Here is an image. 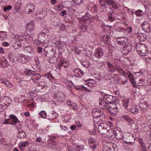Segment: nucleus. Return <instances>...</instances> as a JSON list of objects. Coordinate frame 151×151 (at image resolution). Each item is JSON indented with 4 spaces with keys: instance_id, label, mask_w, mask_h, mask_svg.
Instances as JSON below:
<instances>
[{
    "instance_id": "2f4dec72",
    "label": "nucleus",
    "mask_w": 151,
    "mask_h": 151,
    "mask_svg": "<svg viewBox=\"0 0 151 151\" xmlns=\"http://www.w3.org/2000/svg\"><path fill=\"white\" fill-rule=\"evenodd\" d=\"M136 15L138 17H141L143 15V13L142 11L141 10H138L135 12Z\"/></svg>"
},
{
    "instance_id": "412c9836",
    "label": "nucleus",
    "mask_w": 151,
    "mask_h": 151,
    "mask_svg": "<svg viewBox=\"0 0 151 151\" xmlns=\"http://www.w3.org/2000/svg\"><path fill=\"white\" fill-rule=\"evenodd\" d=\"M26 136L25 133L22 131L19 130L17 134V137L19 139H22L24 138Z\"/></svg>"
},
{
    "instance_id": "c9c22d12",
    "label": "nucleus",
    "mask_w": 151,
    "mask_h": 151,
    "mask_svg": "<svg viewBox=\"0 0 151 151\" xmlns=\"http://www.w3.org/2000/svg\"><path fill=\"white\" fill-rule=\"evenodd\" d=\"M88 141L89 143H97L95 139L93 137L90 138Z\"/></svg>"
},
{
    "instance_id": "9d476101",
    "label": "nucleus",
    "mask_w": 151,
    "mask_h": 151,
    "mask_svg": "<svg viewBox=\"0 0 151 151\" xmlns=\"http://www.w3.org/2000/svg\"><path fill=\"white\" fill-rule=\"evenodd\" d=\"M35 6L33 4L29 3L25 7V12L27 13H30L33 12L34 10Z\"/></svg>"
},
{
    "instance_id": "774afa93",
    "label": "nucleus",
    "mask_w": 151,
    "mask_h": 151,
    "mask_svg": "<svg viewBox=\"0 0 151 151\" xmlns=\"http://www.w3.org/2000/svg\"><path fill=\"white\" fill-rule=\"evenodd\" d=\"M76 126L75 125H73L71 126L70 127V129H71L72 130H75L76 128Z\"/></svg>"
},
{
    "instance_id": "8fccbe9b",
    "label": "nucleus",
    "mask_w": 151,
    "mask_h": 151,
    "mask_svg": "<svg viewBox=\"0 0 151 151\" xmlns=\"http://www.w3.org/2000/svg\"><path fill=\"white\" fill-rule=\"evenodd\" d=\"M6 85L8 87L11 88L12 87V84L8 80L7 81Z\"/></svg>"
},
{
    "instance_id": "09e8293b",
    "label": "nucleus",
    "mask_w": 151,
    "mask_h": 151,
    "mask_svg": "<svg viewBox=\"0 0 151 151\" xmlns=\"http://www.w3.org/2000/svg\"><path fill=\"white\" fill-rule=\"evenodd\" d=\"M83 0H75V3L76 5H79L83 2Z\"/></svg>"
},
{
    "instance_id": "f03ea898",
    "label": "nucleus",
    "mask_w": 151,
    "mask_h": 151,
    "mask_svg": "<svg viewBox=\"0 0 151 151\" xmlns=\"http://www.w3.org/2000/svg\"><path fill=\"white\" fill-rule=\"evenodd\" d=\"M136 49L137 51L139 52L138 54L141 56H145L147 53V49L145 44H137Z\"/></svg>"
},
{
    "instance_id": "a878e982",
    "label": "nucleus",
    "mask_w": 151,
    "mask_h": 151,
    "mask_svg": "<svg viewBox=\"0 0 151 151\" xmlns=\"http://www.w3.org/2000/svg\"><path fill=\"white\" fill-rule=\"evenodd\" d=\"M137 36L138 38L140 40H141L142 41H144V39H146V38L145 37V36L146 35H145L144 34H143L141 33H137Z\"/></svg>"
},
{
    "instance_id": "79ce46f5",
    "label": "nucleus",
    "mask_w": 151,
    "mask_h": 151,
    "mask_svg": "<svg viewBox=\"0 0 151 151\" xmlns=\"http://www.w3.org/2000/svg\"><path fill=\"white\" fill-rule=\"evenodd\" d=\"M111 5L112 6V8H113L114 9H116L119 7L118 5L117 4L115 1L114 3L112 4Z\"/></svg>"
},
{
    "instance_id": "ddd939ff",
    "label": "nucleus",
    "mask_w": 151,
    "mask_h": 151,
    "mask_svg": "<svg viewBox=\"0 0 151 151\" xmlns=\"http://www.w3.org/2000/svg\"><path fill=\"white\" fill-rule=\"evenodd\" d=\"M48 30L47 29H44L40 34L38 35L39 39L41 40L44 41L45 38L47 36L45 32H47Z\"/></svg>"
},
{
    "instance_id": "4468645a",
    "label": "nucleus",
    "mask_w": 151,
    "mask_h": 151,
    "mask_svg": "<svg viewBox=\"0 0 151 151\" xmlns=\"http://www.w3.org/2000/svg\"><path fill=\"white\" fill-rule=\"evenodd\" d=\"M116 41L119 45L125 44L127 41L126 37H120L116 38Z\"/></svg>"
},
{
    "instance_id": "20e7f679",
    "label": "nucleus",
    "mask_w": 151,
    "mask_h": 151,
    "mask_svg": "<svg viewBox=\"0 0 151 151\" xmlns=\"http://www.w3.org/2000/svg\"><path fill=\"white\" fill-rule=\"evenodd\" d=\"M92 114L94 118H102L104 116L103 112L99 109H94L92 111Z\"/></svg>"
},
{
    "instance_id": "f257e3e1",
    "label": "nucleus",
    "mask_w": 151,
    "mask_h": 151,
    "mask_svg": "<svg viewBox=\"0 0 151 151\" xmlns=\"http://www.w3.org/2000/svg\"><path fill=\"white\" fill-rule=\"evenodd\" d=\"M94 17H92L90 14L87 13L81 17L79 19L80 23L81 24L83 23L85 24V25H83L81 26V29H84L86 30L88 28L87 24H89L90 26L93 25L94 24Z\"/></svg>"
},
{
    "instance_id": "f8f14e48",
    "label": "nucleus",
    "mask_w": 151,
    "mask_h": 151,
    "mask_svg": "<svg viewBox=\"0 0 151 151\" xmlns=\"http://www.w3.org/2000/svg\"><path fill=\"white\" fill-rule=\"evenodd\" d=\"M41 77V76L40 74L36 73V72L35 71L33 75L31 76V78L34 83H37L38 82H37V81L39 80Z\"/></svg>"
},
{
    "instance_id": "0eeeda50",
    "label": "nucleus",
    "mask_w": 151,
    "mask_h": 151,
    "mask_svg": "<svg viewBox=\"0 0 151 151\" xmlns=\"http://www.w3.org/2000/svg\"><path fill=\"white\" fill-rule=\"evenodd\" d=\"M142 29L146 32H149L150 30V26L149 23L147 21H144L141 24Z\"/></svg>"
},
{
    "instance_id": "423d86ee",
    "label": "nucleus",
    "mask_w": 151,
    "mask_h": 151,
    "mask_svg": "<svg viewBox=\"0 0 151 151\" xmlns=\"http://www.w3.org/2000/svg\"><path fill=\"white\" fill-rule=\"evenodd\" d=\"M101 5L105 8L107 7L108 5H111L114 4L115 1L113 0H99Z\"/></svg>"
},
{
    "instance_id": "9b49d317",
    "label": "nucleus",
    "mask_w": 151,
    "mask_h": 151,
    "mask_svg": "<svg viewBox=\"0 0 151 151\" xmlns=\"http://www.w3.org/2000/svg\"><path fill=\"white\" fill-rule=\"evenodd\" d=\"M17 60L19 62L25 63L28 61L29 59L24 55L22 54L18 57Z\"/></svg>"
},
{
    "instance_id": "de8ad7c7",
    "label": "nucleus",
    "mask_w": 151,
    "mask_h": 151,
    "mask_svg": "<svg viewBox=\"0 0 151 151\" xmlns=\"http://www.w3.org/2000/svg\"><path fill=\"white\" fill-rule=\"evenodd\" d=\"M15 39L16 40V41L18 42H20L22 40L21 39H19L20 37V36L19 35H16L15 36Z\"/></svg>"
},
{
    "instance_id": "2eb2a0df",
    "label": "nucleus",
    "mask_w": 151,
    "mask_h": 151,
    "mask_svg": "<svg viewBox=\"0 0 151 151\" xmlns=\"http://www.w3.org/2000/svg\"><path fill=\"white\" fill-rule=\"evenodd\" d=\"M29 144V142L28 141H25L22 143L20 142L19 144L20 149L22 151H24L25 149V147L27 146Z\"/></svg>"
},
{
    "instance_id": "4be33fe9",
    "label": "nucleus",
    "mask_w": 151,
    "mask_h": 151,
    "mask_svg": "<svg viewBox=\"0 0 151 151\" xmlns=\"http://www.w3.org/2000/svg\"><path fill=\"white\" fill-rule=\"evenodd\" d=\"M96 52V54H95V55L98 58H100L101 56H102L103 55V52L102 51V49L100 48H98Z\"/></svg>"
},
{
    "instance_id": "864d4df0",
    "label": "nucleus",
    "mask_w": 151,
    "mask_h": 151,
    "mask_svg": "<svg viewBox=\"0 0 151 151\" xmlns=\"http://www.w3.org/2000/svg\"><path fill=\"white\" fill-rule=\"evenodd\" d=\"M67 12V11L65 10H64L61 12L60 15L62 16H63L66 14Z\"/></svg>"
},
{
    "instance_id": "f3484780",
    "label": "nucleus",
    "mask_w": 151,
    "mask_h": 151,
    "mask_svg": "<svg viewBox=\"0 0 151 151\" xmlns=\"http://www.w3.org/2000/svg\"><path fill=\"white\" fill-rule=\"evenodd\" d=\"M107 15L109 19L110 20L111 22L113 21L115 19L113 11L108 12L107 14Z\"/></svg>"
},
{
    "instance_id": "7ed1b4c3",
    "label": "nucleus",
    "mask_w": 151,
    "mask_h": 151,
    "mask_svg": "<svg viewBox=\"0 0 151 151\" xmlns=\"http://www.w3.org/2000/svg\"><path fill=\"white\" fill-rule=\"evenodd\" d=\"M108 125L106 123H101L98 128L99 132L101 134H106L108 132L107 129Z\"/></svg>"
},
{
    "instance_id": "4c0bfd02",
    "label": "nucleus",
    "mask_w": 151,
    "mask_h": 151,
    "mask_svg": "<svg viewBox=\"0 0 151 151\" xmlns=\"http://www.w3.org/2000/svg\"><path fill=\"white\" fill-rule=\"evenodd\" d=\"M123 106L125 109H127L129 105V100H126L125 101V102L124 103Z\"/></svg>"
},
{
    "instance_id": "6ab92c4d",
    "label": "nucleus",
    "mask_w": 151,
    "mask_h": 151,
    "mask_svg": "<svg viewBox=\"0 0 151 151\" xmlns=\"http://www.w3.org/2000/svg\"><path fill=\"white\" fill-rule=\"evenodd\" d=\"M35 71L26 68L24 69V74L27 76H32L33 75Z\"/></svg>"
},
{
    "instance_id": "393cba45",
    "label": "nucleus",
    "mask_w": 151,
    "mask_h": 151,
    "mask_svg": "<svg viewBox=\"0 0 151 151\" xmlns=\"http://www.w3.org/2000/svg\"><path fill=\"white\" fill-rule=\"evenodd\" d=\"M135 140V137L132 134H129L127 137V141H131V142H134Z\"/></svg>"
},
{
    "instance_id": "49530a36",
    "label": "nucleus",
    "mask_w": 151,
    "mask_h": 151,
    "mask_svg": "<svg viewBox=\"0 0 151 151\" xmlns=\"http://www.w3.org/2000/svg\"><path fill=\"white\" fill-rule=\"evenodd\" d=\"M54 142H55L54 138L51 137L49 139V140L47 141V142L48 144H50V143H51V142H52V144H54Z\"/></svg>"
},
{
    "instance_id": "e433bc0d",
    "label": "nucleus",
    "mask_w": 151,
    "mask_h": 151,
    "mask_svg": "<svg viewBox=\"0 0 151 151\" xmlns=\"http://www.w3.org/2000/svg\"><path fill=\"white\" fill-rule=\"evenodd\" d=\"M42 52H43V53L41 54V55L43 57H47L48 58L49 57V56H48L47 55V51L45 50V49H43V51Z\"/></svg>"
},
{
    "instance_id": "603ef678",
    "label": "nucleus",
    "mask_w": 151,
    "mask_h": 151,
    "mask_svg": "<svg viewBox=\"0 0 151 151\" xmlns=\"http://www.w3.org/2000/svg\"><path fill=\"white\" fill-rule=\"evenodd\" d=\"M53 59H54V60H55L56 61H57V58L53 56V57H51V58L50 59V62L52 63H54L55 62L54 61L52 62V60Z\"/></svg>"
},
{
    "instance_id": "e2e57ef3",
    "label": "nucleus",
    "mask_w": 151,
    "mask_h": 151,
    "mask_svg": "<svg viewBox=\"0 0 151 151\" xmlns=\"http://www.w3.org/2000/svg\"><path fill=\"white\" fill-rule=\"evenodd\" d=\"M7 80L5 81L4 79H1L0 80V83L5 84L6 85V83Z\"/></svg>"
},
{
    "instance_id": "7c9ffc66",
    "label": "nucleus",
    "mask_w": 151,
    "mask_h": 151,
    "mask_svg": "<svg viewBox=\"0 0 151 151\" xmlns=\"http://www.w3.org/2000/svg\"><path fill=\"white\" fill-rule=\"evenodd\" d=\"M61 61L62 65L63 66L64 68H67L68 67L69 64L67 61L63 60H61Z\"/></svg>"
},
{
    "instance_id": "c85d7f7f",
    "label": "nucleus",
    "mask_w": 151,
    "mask_h": 151,
    "mask_svg": "<svg viewBox=\"0 0 151 151\" xmlns=\"http://www.w3.org/2000/svg\"><path fill=\"white\" fill-rule=\"evenodd\" d=\"M21 43L19 42L16 41V42L12 44V46L14 49H17L21 47Z\"/></svg>"
},
{
    "instance_id": "a211bd4d",
    "label": "nucleus",
    "mask_w": 151,
    "mask_h": 151,
    "mask_svg": "<svg viewBox=\"0 0 151 151\" xmlns=\"http://www.w3.org/2000/svg\"><path fill=\"white\" fill-rule=\"evenodd\" d=\"M107 109H117V107L116 106V103L115 102H113L111 104H109L107 105Z\"/></svg>"
},
{
    "instance_id": "ea45409f",
    "label": "nucleus",
    "mask_w": 151,
    "mask_h": 151,
    "mask_svg": "<svg viewBox=\"0 0 151 151\" xmlns=\"http://www.w3.org/2000/svg\"><path fill=\"white\" fill-rule=\"evenodd\" d=\"M89 145L91 148L94 149L97 146V143H89Z\"/></svg>"
},
{
    "instance_id": "72a5a7b5",
    "label": "nucleus",
    "mask_w": 151,
    "mask_h": 151,
    "mask_svg": "<svg viewBox=\"0 0 151 151\" xmlns=\"http://www.w3.org/2000/svg\"><path fill=\"white\" fill-rule=\"evenodd\" d=\"M127 74L129 79L130 81H135V80L134 78V77L132 74L129 72H128Z\"/></svg>"
},
{
    "instance_id": "b1692460",
    "label": "nucleus",
    "mask_w": 151,
    "mask_h": 151,
    "mask_svg": "<svg viewBox=\"0 0 151 151\" xmlns=\"http://www.w3.org/2000/svg\"><path fill=\"white\" fill-rule=\"evenodd\" d=\"M122 117L124 119L127 121L130 124L134 123L133 120L128 116L124 115L122 116Z\"/></svg>"
},
{
    "instance_id": "dca6fc26",
    "label": "nucleus",
    "mask_w": 151,
    "mask_h": 151,
    "mask_svg": "<svg viewBox=\"0 0 151 151\" xmlns=\"http://www.w3.org/2000/svg\"><path fill=\"white\" fill-rule=\"evenodd\" d=\"M140 107L144 111L147 110L148 109L149 104L146 103H143L139 104Z\"/></svg>"
},
{
    "instance_id": "c756f323",
    "label": "nucleus",
    "mask_w": 151,
    "mask_h": 151,
    "mask_svg": "<svg viewBox=\"0 0 151 151\" xmlns=\"http://www.w3.org/2000/svg\"><path fill=\"white\" fill-rule=\"evenodd\" d=\"M47 52L48 55L49 56V57H50L51 56L53 57L54 56V55L55 54L54 51L52 47H50V50L48 51H47Z\"/></svg>"
},
{
    "instance_id": "3c124183",
    "label": "nucleus",
    "mask_w": 151,
    "mask_h": 151,
    "mask_svg": "<svg viewBox=\"0 0 151 151\" xmlns=\"http://www.w3.org/2000/svg\"><path fill=\"white\" fill-rule=\"evenodd\" d=\"M106 40H105V43L106 45H108L109 43V42L108 40L109 38V35H108L106 34Z\"/></svg>"
},
{
    "instance_id": "aec40b11",
    "label": "nucleus",
    "mask_w": 151,
    "mask_h": 151,
    "mask_svg": "<svg viewBox=\"0 0 151 151\" xmlns=\"http://www.w3.org/2000/svg\"><path fill=\"white\" fill-rule=\"evenodd\" d=\"M65 42L63 41L59 40L56 44L57 47L58 48L59 50H61L63 49L64 47L63 44H65Z\"/></svg>"
},
{
    "instance_id": "69168bd1",
    "label": "nucleus",
    "mask_w": 151,
    "mask_h": 151,
    "mask_svg": "<svg viewBox=\"0 0 151 151\" xmlns=\"http://www.w3.org/2000/svg\"><path fill=\"white\" fill-rule=\"evenodd\" d=\"M2 45L4 46H8L9 45V44L6 42H4L3 43Z\"/></svg>"
},
{
    "instance_id": "c03bdc74",
    "label": "nucleus",
    "mask_w": 151,
    "mask_h": 151,
    "mask_svg": "<svg viewBox=\"0 0 151 151\" xmlns=\"http://www.w3.org/2000/svg\"><path fill=\"white\" fill-rule=\"evenodd\" d=\"M42 49V47H38L37 48V52L38 53H42L43 51Z\"/></svg>"
},
{
    "instance_id": "58836bf2",
    "label": "nucleus",
    "mask_w": 151,
    "mask_h": 151,
    "mask_svg": "<svg viewBox=\"0 0 151 151\" xmlns=\"http://www.w3.org/2000/svg\"><path fill=\"white\" fill-rule=\"evenodd\" d=\"M12 9V6L9 5L4 7L3 8V10L5 12H7L10 9Z\"/></svg>"
},
{
    "instance_id": "680f3d73",
    "label": "nucleus",
    "mask_w": 151,
    "mask_h": 151,
    "mask_svg": "<svg viewBox=\"0 0 151 151\" xmlns=\"http://www.w3.org/2000/svg\"><path fill=\"white\" fill-rule=\"evenodd\" d=\"M119 68L120 67L116 65L114 67V70L116 69L117 70H120L122 71H123L122 69H120Z\"/></svg>"
},
{
    "instance_id": "338daca9",
    "label": "nucleus",
    "mask_w": 151,
    "mask_h": 151,
    "mask_svg": "<svg viewBox=\"0 0 151 151\" xmlns=\"http://www.w3.org/2000/svg\"><path fill=\"white\" fill-rule=\"evenodd\" d=\"M8 122L9 124H11L14 125V124H13V123L12 122V119L10 118L8 119H7Z\"/></svg>"
},
{
    "instance_id": "6e6d98bb",
    "label": "nucleus",
    "mask_w": 151,
    "mask_h": 151,
    "mask_svg": "<svg viewBox=\"0 0 151 151\" xmlns=\"http://www.w3.org/2000/svg\"><path fill=\"white\" fill-rule=\"evenodd\" d=\"M12 122H14V123H16L17 122L19 121L18 119L17 118V117L15 116V118H14V117L13 119H12Z\"/></svg>"
},
{
    "instance_id": "bf43d9fd",
    "label": "nucleus",
    "mask_w": 151,
    "mask_h": 151,
    "mask_svg": "<svg viewBox=\"0 0 151 151\" xmlns=\"http://www.w3.org/2000/svg\"><path fill=\"white\" fill-rule=\"evenodd\" d=\"M132 85L134 87L136 88L137 86L136 84L135 81H130Z\"/></svg>"
},
{
    "instance_id": "39448f33",
    "label": "nucleus",
    "mask_w": 151,
    "mask_h": 151,
    "mask_svg": "<svg viewBox=\"0 0 151 151\" xmlns=\"http://www.w3.org/2000/svg\"><path fill=\"white\" fill-rule=\"evenodd\" d=\"M132 49V47L131 44L128 45H123L121 48L122 53L125 55H127L130 53Z\"/></svg>"
},
{
    "instance_id": "bb28decb",
    "label": "nucleus",
    "mask_w": 151,
    "mask_h": 151,
    "mask_svg": "<svg viewBox=\"0 0 151 151\" xmlns=\"http://www.w3.org/2000/svg\"><path fill=\"white\" fill-rule=\"evenodd\" d=\"M107 110H109L110 113L112 115L114 116L116 115L118 113V108L114 109H107Z\"/></svg>"
},
{
    "instance_id": "6e6552de",
    "label": "nucleus",
    "mask_w": 151,
    "mask_h": 151,
    "mask_svg": "<svg viewBox=\"0 0 151 151\" xmlns=\"http://www.w3.org/2000/svg\"><path fill=\"white\" fill-rule=\"evenodd\" d=\"M106 149L107 151H118V147L115 143H111L106 146Z\"/></svg>"
},
{
    "instance_id": "5701e85b",
    "label": "nucleus",
    "mask_w": 151,
    "mask_h": 151,
    "mask_svg": "<svg viewBox=\"0 0 151 151\" xmlns=\"http://www.w3.org/2000/svg\"><path fill=\"white\" fill-rule=\"evenodd\" d=\"M106 64L111 72H114L115 71V70L114 69V66L110 62H106Z\"/></svg>"
},
{
    "instance_id": "37998d69",
    "label": "nucleus",
    "mask_w": 151,
    "mask_h": 151,
    "mask_svg": "<svg viewBox=\"0 0 151 151\" xmlns=\"http://www.w3.org/2000/svg\"><path fill=\"white\" fill-rule=\"evenodd\" d=\"M39 86H41L42 88H44L46 86V84L43 82H41L39 83Z\"/></svg>"
},
{
    "instance_id": "4d7b16f0",
    "label": "nucleus",
    "mask_w": 151,
    "mask_h": 151,
    "mask_svg": "<svg viewBox=\"0 0 151 151\" xmlns=\"http://www.w3.org/2000/svg\"><path fill=\"white\" fill-rule=\"evenodd\" d=\"M62 66V64H61V61L56 66V67L57 68L60 69L61 66Z\"/></svg>"
},
{
    "instance_id": "0e129e2a",
    "label": "nucleus",
    "mask_w": 151,
    "mask_h": 151,
    "mask_svg": "<svg viewBox=\"0 0 151 151\" xmlns=\"http://www.w3.org/2000/svg\"><path fill=\"white\" fill-rule=\"evenodd\" d=\"M45 76L46 77H47L49 79H51L52 78H53V76L51 74H49Z\"/></svg>"
},
{
    "instance_id": "5fc2aeb1",
    "label": "nucleus",
    "mask_w": 151,
    "mask_h": 151,
    "mask_svg": "<svg viewBox=\"0 0 151 151\" xmlns=\"http://www.w3.org/2000/svg\"><path fill=\"white\" fill-rule=\"evenodd\" d=\"M144 84L143 80H140L139 81V82L138 83V85L139 86H142Z\"/></svg>"
},
{
    "instance_id": "052dcab7",
    "label": "nucleus",
    "mask_w": 151,
    "mask_h": 151,
    "mask_svg": "<svg viewBox=\"0 0 151 151\" xmlns=\"http://www.w3.org/2000/svg\"><path fill=\"white\" fill-rule=\"evenodd\" d=\"M77 69H80V68H75L74 70H73V72L74 73H76L77 74H79V73H78V72H79V71Z\"/></svg>"
},
{
    "instance_id": "cd10ccee",
    "label": "nucleus",
    "mask_w": 151,
    "mask_h": 151,
    "mask_svg": "<svg viewBox=\"0 0 151 151\" xmlns=\"http://www.w3.org/2000/svg\"><path fill=\"white\" fill-rule=\"evenodd\" d=\"M139 111L138 109L137 108V107L135 106H133L132 107L131 109V111L133 114H137Z\"/></svg>"
},
{
    "instance_id": "a18cd8bd",
    "label": "nucleus",
    "mask_w": 151,
    "mask_h": 151,
    "mask_svg": "<svg viewBox=\"0 0 151 151\" xmlns=\"http://www.w3.org/2000/svg\"><path fill=\"white\" fill-rule=\"evenodd\" d=\"M78 89H79L81 91H85V90L86 89V88L83 86H78Z\"/></svg>"
},
{
    "instance_id": "13d9d810",
    "label": "nucleus",
    "mask_w": 151,
    "mask_h": 151,
    "mask_svg": "<svg viewBox=\"0 0 151 151\" xmlns=\"http://www.w3.org/2000/svg\"><path fill=\"white\" fill-rule=\"evenodd\" d=\"M125 143H127V145H132V143H134V142H131V141H124Z\"/></svg>"
},
{
    "instance_id": "f704fd0d",
    "label": "nucleus",
    "mask_w": 151,
    "mask_h": 151,
    "mask_svg": "<svg viewBox=\"0 0 151 151\" xmlns=\"http://www.w3.org/2000/svg\"><path fill=\"white\" fill-rule=\"evenodd\" d=\"M24 38L26 40H32V39L31 36L29 35L27 33H26L25 35H24Z\"/></svg>"
},
{
    "instance_id": "1a4fd4ad",
    "label": "nucleus",
    "mask_w": 151,
    "mask_h": 151,
    "mask_svg": "<svg viewBox=\"0 0 151 151\" xmlns=\"http://www.w3.org/2000/svg\"><path fill=\"white\" fill-rule=\"evenodd\" d=\"M104 97V101L106 105L111 104L113 102L114 97L113 96L106 94Z\"/></svg>"
},
{
    "instance_id": "a19ab883",
    "label": "nucleus",
    "mask_w": 151,
    "mask_h": 151,
    "mask_svg": "<svg viewBox=\"0 0 151 151\" xmlns=\"http://www.w3.org/2000/svg\"><path fill=\"white\" fill-rule=\"evenodd\" d=\"M76 103H72V104L71 105L70 107L74 110H77V106Z\"/></svg>"
},
{
    "instance_id": "473e14b6",
    "label": "nucleus",
    "mask_w": 151,
    "mask_h": 151,
    "mask_svg": "<svg viewBox=\"0 0 151 151\" xmlns=\"http://www.w3.org/2000/svg\"><path fill=\"white\" fill-rule=\"evenodd\" d=\"M39 115L42 118H45L47 116L46 112L44 111H41L39 113Z\"/></svg>"
}]
</instances>
